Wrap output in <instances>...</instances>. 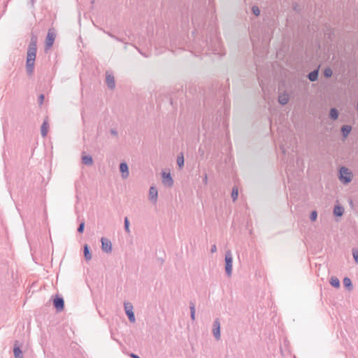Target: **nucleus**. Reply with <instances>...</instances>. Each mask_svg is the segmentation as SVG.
Returning a JSON list of instances; mask_svg holds the SVG:
<instances>
[{
    "label": "nucleus",
    "mask_w": 358,
    "mask_h": 358,
    "mask_svg": "<svg viewBox=\"0 0 358 358\" xmlns=\"http://www.w3.org/2000/svg\"><path fill=\"white\" fill-rule=\"evenodd\" d=\"M37 52V37L32 35L27 48L26 71L29 76H31L34 72V63Z\"/></svg>",
    "instance_id": "nucleus-1"
},
{
    "label": "nucleus",
    "mask_w": 358,
    "mask_h": 358,
    "mask_svg": "<svg viewBox=\"0 0 358 358\" xmlns=\"http://www.w3.org/2000/svg\"><path fill=\"white\" fill-rule=\"evenodd\" d=\"M339 179L343 184H348L352 180V173L345 166L339 170Z\"/></svg>",
    "instance_id": "nucleus-2"
},
{
    "label": "nucleus",
    "mask_w": 358,
    "mask_h": 358,
    "mask_svg": "<svg viewBox=\"0 0 358 358\" xmlns=\"http://www.w3.org/2000/svg\"><path fill=\"white\" fill-rule=\"evenodd\" d=\"M225 272L228 277L231 276L233 256L231 250H228L225 253Z\"/></svg>",
    "instance_id": "nucleus-3"
},
{
    "label": "nucleus",
    "mask_w": 358,
    "mask_h": 358,
    "mask_svg": "<svg viewBox=\"0 0 358 358\" xmlns=\"http://www.w3.org/2000/svg\"><path fill=\"white\" fill-rule=\"evenodd\" d=\"M124 308L125 310V313L128 317V319L130 322L134 323L136 322L134 313L133 311V305L130 302H124Z\"/></svg>",
    "instance_id": "nucleus-4"
},
{
    "label": "nucleus",
    "mask_w": 358,
    "mask_h": 358,
    "mask_svg": "<svg viewBox=\"0 0 358 358\" xmlns=\"http://www.w3.org/2000/svg\"><path fill=\"white\" fill-rule=\"evenodd\" d=\"M56 34L54 28L49 29L45 38V48H50L55 40Z\"/></svg>",
    "instance_id": "nucleus-5"
},
{
    "label": "nucleus",
    "mask_w": 358,
    "mask_h": 358,
    "mask_svg": "<svg viewBox=\"0 0 358 358\" xmlns=\"http://www.w3.org/2000/svg\"><path fill=\"white\" fill-rule=\"evenodd\" d=\"M213 334L215 337V338L217 341L220 340V322L218 318H216L213 324Z\"/></svg>",
    "instance_id": "nucleus-6"
},
{
    "label": "nucleus",
    "mask_w": 358,
    "mask_h": 358,
    "mask_svg": "<svg viewBox=\"0 0 358 358\" xmlns=\"http://www.w3.org/2000/svg\"><path fill=\"white\" fill-rule=\"evenodd\" d=\"M162 183L168 187H171L173 185V180L170 173L163 171L162 173Z\"/></svg>",
    "instance_id": "nucleus-7"
},
{
    "label": "nucleus",
    "mask_w": 358,
    "mask_h": 358,
    "mask_svg": "<svg viewBox=\"0 0 358 358\" xmlns=\"http://www.w3.org/2000/svg\"><path fill=\"white\" fill-rule=\"evenodd\" d=\"M101 250L106 252L110 253L112 251V243L111 241L107 238L102 237L101 238Z\"/></svg>",
    "instance_id": "nucleus-8"
},
{
    "label": "nucleus",
    "mask_w": 358,
    "mask_h": 358,
    "mask_svg": "<svg viewBox=\"0 0 358 358\" xmlns=\"http://www.w3.org/2000/svg\"><path fill=\"white\" fill-rule=\"evenodd\" d=\"M54 307L57 312H61L64 308V301L62 296H56L53 300Z\"/></svg>",
    "instance_id": "nucleus-9"
},
{
    "label": "nucleus",
    "mask_w": 358,
    "mask_h": 358,
    "mask_svg": "<svg viewBox=\"0 0 358 358\" xmlns=\"http://www.w3.org/2000/svg\"><path fill=\"white\" fill-rule=\"evenodd\" d=\"M106 83L110 90H113L115 87L114 76L108 71L106 73Z\"/></svg>",
    "instance_id": "nucleus-10"
},
{
    "label": "nucleus",
    "mask_w": 358,
    "mask_h": 358,
    "mask_svg": "<svg viewBox=\"0 0 358 358\" xmlns=\"http://www.w3.org/2000/svg\"><path fill=\"white\" fill-rule=\"evenodd\" d=\"M158 199V191L155 187H150L149 190V199L155 204Z\"/></svg>",
    "instance_id": "nucleus-11"
},
{
    "label": "nucleus",
    "mask_w": 358,
    "mask_h": 358,
    "mask_svg": "<svg viewBox=\"0 0 358 358\" xmlns=\"http://www.w3.org/2000/svg\"><path fill=\"white\" fill-rule=\"evenodd\" d=\"M13 354L15 358H24L23 353L20 349V345L18 341H15L14 343Z\"/></svg>",
    "instance_id": "nucleus-12"
},
{
    "label": "nucleus",
    "mask_w": 358,
    "mask_h": 358,
    "mask_svg": "<svg viewBox=\"0 0 358 358\" xmlns=\"http://www.w3.org/2000/svg\"><path fill=\"white\" fill-rule=\"evenodd\" d=\"M120 171L122 173V177L124 179L127 178L129 175V167L126 162H121L120 164Z\"/></svg>",
    "instance_id": "nucleus-13"
},
{
    "label": "nucleus",
    "mask_w": 358,
    "mask_h": 358,
    "mask_svg": "<svg viewBox=\"0 0 358 358\" xmlns=\"http://www.w3.org/2000/svg\"><path fill=\"white\" fill-rule=\"evenodd\" d=\"M48 128H49V124H48V120H44V121L41 125V136L43 137H45L47 136V134L48 132Z\"/></svg>",
    "instance_id": "nucleus-14"
},
{
    "label": "nucleus",
    "mask_w": 358,
    "mask_h": 358,
    "mask_svg": "<svg viewBox=\"0 0 358 358\" xmlns=\"http://www.w3.org/2000/svg\"><path fill=\"white\" fill-rule=\"evenodd\" d=\"M344 213V208L342 206L336 205L334 208V215L337 217H341Z\"/></svg>",
    "instance_id": "nucleus-15"
},
{
    "label": "nucleus",
    "mask_w": 358,
    "mask_h": 358,
    "mask_svg": "<svg viewBox=\"0 0 358 358\" xmlns=\"http://www.w3.org/2000/svg\"><path fill=\"white\" fill-rule=\"evenodd\" d=\"M83 252L85 259L87 261H90L92 259V254L90 252V247L87 244H85L83 247Z\"/></svg>",
    "instance_id": "nucleus-16"
},
{
    "label": "nucleus",
    "mask_w": 358,
    "mask_h": 358,
    "mask_svg": "<svg viewBox=\"0 0 358 358\" xmlns=\"http://www.w3.org/2000/svg\"><path fill=\"white\" fill-rule=\"evenodd\" d=\"M318 75H319V71H318V69H315L308 73V78L310 81L314 82L317 80Z\"/></svg>",
    "instance_id": "nucleus-17"
},
{
    "label": "nucleus",
    "mask_w": 358,
    "mask_h": 358,
    "mask_svg": "<svg viewBox=\"0 0 358 358\" xmlns=\"http://www.w3.org/2000/svg\"><path fill=\"white\" fill-rule=\"evenodd\" d=\"M329 283L330 285L335 287V288H339L341 286L340 280L336 276H331L329 279Z\"/></svg>",
    "instance_id": "nucleus-18"
},
{
    "label": "nucleus",
    "mask_w": 358,
    "mask_h": 358,
    "mask_svg": "<svg viewBox=\"0 0 358 358\" xmlns=\"http://www.w3.org/2000/svg\"><path fill=\"white\" fill-rule=\"evenodd\" d=\"M351 129H352V127L350 125H343V126H342V127L341 129V134H342L344 138L348 137V136L349 135L350 132L351 131Z\"/></svg>",
    "instance_id": "nucleus-19"
},
{
    "label": "nucleus",
    "mask_w": 358,
    "mask_h": 358,
    "mask_svg": "<svg viewBox=\"0 0 358 358\" xmlns=\"http://www.w3.org/2000/svg\"><path fill=\"white\" fill-rule=\"evenodd\" d=\"M289 101V96L287 94L285 93L278 96V102L284 106L286 105Z\"/></svg>",
    "instance_id": "nucleus-20"
},
{
    "label": "nucleus",
    "mask_w": 358,
    "mask_h": 358,
    "mask_svg": "<svg viewBox=\"0 0 358 358\" xmlns=\"http://www.w3.org/2000/svg\"><path fill=\"white\" fill-rule=\"evenodd\" d=\"M82 162L87 166H92L93 164V159L90 155H85L82 157Z\"/></svg>",
    "instance_id": "nucleus-21"
},
{
    "label": "nucleus",
    "mask_w": 358,
    "mask_h": 358,
    "mask_svg": "<svg viewBox=\"0 0 358 358\" xmlns=\"http://www.w3.org/2000/svg\"><path fill=\"white\" fill-rule=\"evenodd\" d=\"M329 117L333 120H336L338 117V111L336 108H332L329 112Z\"/></svg>",
    "instance_id": "nucleus-22"
},
{
    "label": "nucleus",
    "mask_w": 358,
    "mask_h": 358,
    "mask_svg": "<svg viewBox=\"0 0 358 358\" xmlns=\"http://www.w3.org/2000/svg\"><path fill=\"white\" fill-rule=\"evenodd\" d=\"M189 309L191 319L194 321L195 320V305L192 301L189 303Z\"/></svg>",
    "instance_id": "nucleus-23"
},
{
    "label": "nucleus",
    "mask_w": 358,
    "mask_h": 358,
    "mask_svg": "<svg viewBox=\"0 0 358 358\" xmlns=\"http://www.w3.org/2000/svg\"><path fill=\"white\" fill-rule=\"evenodd\" d=\"M343 285L344 286L348 288L349 290H351L352 289V281L351 280L348 278V277H345L343 279Z\"/></svg>",
    "instance_id": "nucleus-24"
},
{
    "label": "nucleus",
    "mask_w": 358,
    "mask_h": 358,
    "mask_svg": "<svg viewBox=\"0 0 358 358\" xmlns=\"http://www.w3.org/2000/svg\"><path fill=\"white\" fill-rule=\"evenodd\" d=\"M231 196L232 201L234 202L237 200L238 196V190L236 187H233Z\"/></svg>",
    "instance_id": "nucleus-25"
},
{
    "label": "nucleus",
    "mask_w": 358,
    "mask_h": 358,
    "mask_svg": "<svg viewBox=\"0 0 358 358\" xmlns=\"http://www.w3.org/2000/svg\"><path fill=\"white\" fill-rule=\"evenodd\" d=\"M177 164L178 165L179 168H182L184 166V157L182 153H180L179 155H178Z\"/></svg>",
    "instance_id": "nucleus-26"
},
{
    "label": "nucleus",
    "mask_w": 358,
    "mask_h": 358,
    "mask_svg": "<svg viewBox=\"0 0 358 358\" xmlns=\"http://www.w3.org/2000/svg\"><path fill=\"white\" fill-rule=\"evenodd\" d=\"M124 230L127 233V234H129L130 233V229H129V219L127 217H124Z\"/></svg>",
    "instance_id": "nucleus-27"
},
{
    "label": "nucleus",
    "mask_w": 358,
    "mask_h": 358,
    "mask_svg": "<svg viewBox=\"0 0 358 358\" xmlns=\"http://www.w3.org/2000/svg\"><path fill=\"white\" fill-rule=\"evenodd\" d=\"M333 74V71L330 67H327L324 71V76L326 78H330Z\"/></svg>",
    "instance_id": "nucleus-28"
},
{
    "label": "nucleus",
    "mask_w": 358,
    "mask_h": 358,
    "mask_svg": "<svg viewBox=\"0 0 358 358\" xmlns=\"http://www.w3.org/2000/svg\"><path fill=\"white\" fill-rule=\"evenodd\" d=\"M352 252L355 262H356V264H358V249L353 248Z\"/></svg>",
    "instance_id": "nucleus-29"
},
{
    "label": "nucleus",
    "mask_w": 358,
    "mask_h": 358,
    "mask_svg": "<svg viewBox=\"0 0 358 358\" xmlns=\"http://www.w3.org/2000/svg\"><path fill=\"white\" fill-rule=\"evenodd\" d=\"M252 12L255 16H258L260 14V10L257 6H253L252 7Z\"/></svg>",
    "instance_id": "nucleus-30"
},
{
    "label": "nucleus",
    "mask_w": 358,
    "mask_h": 358,
    "mask_svg": "<svg viewBox=\"0 0 358 358\" xmlns=\"http://www.w3.org/2000/svg\"><path fill=\"white\" fill-rule=\"evenodd\" d=\"M84 229H85V222L83 221L80 223L77 230H78V233L82 234V233H83Z\"/></svg>",
    "instance_id": "nucleus-31"
},
{
    "label": "nucleus",
    "mask_w": 358,
    "mask_h": 358,
    "mask_svg": "<svg viewBox=\"0 0 358 358\" xmlns=\"http://www.w3.org/2000/svg\"><path fill=\"white\" fill-rule=\"evenodd\" d=\"M317 211H315V210L312 211L310 215V220L311 221H315L317 220Z\"/></svg>",
    "instance_id": "nucleus-32"
},
{
    "label": "nucleus",
    "mask_w": 358,
    "mask_h": 358,
    "mask_svg": "<svg viewBox=\"0 0 358 358\" xmlns=\"http://www.w3.org/2000/svg\"><path fill=\"white\" fill-rule=\"evenodd\" d=\"M44 95L43 94H41L38 96V103L40 105H42L44 101Z\"/></svg>",
    "instance_id": "nucleus-33"
},
{
    "label": "nucleus",
    "mask_w": 358,
    "mask_h": 358,
    "mask_svg": "<svg viewBox=\"0 0 358 358\" xmlns=\"http://www.w3.org/2000/svg\"><path fill=\"white\" fill-rule=\"evenodd\" d=\"M198 152L200 155V156H201V157H203L204 153H205L204 150L202 149L201 147L199 148Z\"/></svg>",
    "instance_id": "nucleus-34"
},
{
    "label": "nucleus",
    "mask_w": 358,
    "mask_h": 358,
    "mask_svg": "<svg viewBox=\"0 0 358 358\" xmlns=\"http://www.w3.org/2000/svg\"><path fill=\"white\" fill-rule=\"evenodd\" d=\"M203 182L206 185L208 183V176L206 173L204 174L203 178Z\"/></svg>",
    "instance_id": "nucleus-35"
},
{
    "label": "nucleus",
    "mask_w": 358,
    "mask_h": 358,
    "mask_svg": "<svg viewBox=\"0 0 358 358\" xmlns=\"http://www.w3.org/2000/svg\"><path fill=\"white\" fill-rule=\"evenodd\" d=\"M216 251H217V247H216V245H212L211 249H210V252H211L212 253H214V252H215Z\"/></svg>",
    "instance_id": "nucleus-36"
},
{
    "label": "nucleus",
    "mask_w": 358,
    "mask_h": 358,
    "mask_svg": "<svg viewBox=\"0 0 358 358\" xmlns=\"http://www.w3.org/2000/svg\"><path fill=\"white\" fill-rule=\"evenodd\" d=\"M110 134L115 136H117V131L115 129H111Z\"/></svg>",
    "instance_id": "nucleus-37"
},
{
    "label": "nucleus",
    "mask_w": 358,
    "mask_h": 358,
    "mask_svg": "<svg viewBox=\"0 0 358 358\" xmlns=\"http://www.w3.org/2000/svg\"><path fill=\"white\" fill-rule=\"evenodd\" d=\"M129 356L131 357V358H140V357L134 353H130L129 354Z\"/></svg>",
    "instance_id": "nucleus-38"
},
{
    "label": "nucleus",
    "mask_w": 358,
    "mask_h": 358,
    "mask_svg": "<svg viewBox=\"0 0 358 358\" xmlns=\"http://www.w3.org/2000/svg\"><path fill=\"white\" fill-rule=\"evenodd\" d=\"M109 36H110V37L113 38H115V39L118 40V38H117L116 36H115L114 35H113V34H109Z\"/></svg>",
    "instance_id": "nucleus-39"
},
{
    "label": "nucleus",
    "mask_w": 358,
    "mask_h": 358,
    "mask_svg": "<svg viewBox=\"0 0 358 358\" xmlns=\"http://www.w3.org/2000/svg\"><path fill=\"white\" fill-rule=\"evenodd\" d=\"M31 1L32 4H34L36 0H31Z\"/></svg>",
    "instance_id": "nucleus-40"
},
{
    "label": "nucleus",
    "mask_w": 358,
    "mask_h": 358,
    "mask_svg": "<svg viewBox=\"0 0 358 358\" xmlns=\"http://www.w3.org/2000/svg\"><path fill=\"white\" fill-rule=\"evenodd\" d=\"M294 358H296V357H294Z\"/></svg>",
    "instance_id": "nucleus-41"
}]
</instances>
